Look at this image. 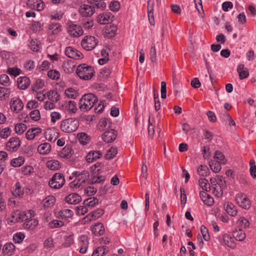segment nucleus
Returning <instances> with one entry per match:
<instances>
[{
  "mask_svg": "<svg viewBox=\"0 0 256 256\" xmlns=\"http://www.w3.org/2000/svg\"><path fill=\"white\" fill-rule=\"evenodd\" d=\"M12 194L15 196L22 197L24 194V191L22 189L20 184L18 182L15 184V190L12 192Z\"/></svg>",
  "mask_w": 256,
  "mask_h": 256,
  "instance_id": "obj_36",
  "label": "nucleus"
},
{
  "mask_svg": "<svg viewBox=\"0 0 256 256\" xmlns=\"http://www.w3.org/2000/svg\"><path fill=\"white\" fill-rule=\"evenodd\" d=\"M60 216L62 218H70L73 216V212L69 209H64L60 212Z\"/></svg>",
  "mask_w": 256,
  "mask_h": 256,
  "instance_id": "obj_54",
  "label": "nucleus"
},
{
  "mask_svg": "<svg viewBox=\"0 0 256 256\" xmlns=\"http://www.w3.org/2000/svg\"><path fill=\"white\" fill-rule=\"evenodd\" d=\"M27 217L26 212L18 210L12 213L11 222L14 223L22 222L25 221Z\"/></svg>",
  "mask_w": 256,
  "mask_h": 256,
  "instance_id": "obj_10",
  "label": "nucleus"
},
{
  "mask_svg": "<svg viewBox=\"0 0 256 256\" xmlns=\"http://www.w3.org/2000/svg\"><path fill=\"white\" fill-rule=\"evenodd\" d=\"M26 124L20 123L16 124L14 130L17 134H22L26 130Z\"/></svg>",
  "mask_w": 256,
  "mask_h": 256,
  "instance_id": "obj_51",
  "label": "nucleus"
},
{
  "mask_svg": "<svg viewBox=\"0 0 256 256\" xmlns=\"http://www.w3.org/2000/svg\"><path fill=\"white\" fill-rule=\"evenodd\" d=\"M98 101V98L96 95L92 93L84 94L79 101V108L83 111H88Z\"/></svg>",
  "mask_w": 256,
  "mask_h": 256,
  "instance_id": "obj_1",
  "label": "nucleus"
},
{
  "mask_svg": "<svg viewBox=\"0 0 256 256\" xmlns=\"http://www.w3.org/2000/svg\"><path fill=\"white\" fill-rule=\"evenodd\" d=\"M72 150L68 146H64L62 150L59 152L58 155L62 158H70L72 155Z\"/></svg>",
  "mask_w": 256,
  "mask_h": 256,
  "instance_id": "obj_32",
  "label": "nucleus"
},
{
  "mask_svg": "<svg viewBox=\"0 0 256 256\" xmlns=\"http://www.w3.org/2000/svg\"><path fill=\"white\" fill-rule=\"evenodd\" d=\"M38 224V221L34 218L28 219V216L26 218L24 228L27 230H33Z\"/></svg>",
  "mask_w": 256,
  "mask_h": 256,
  "instance_id": "obj_24",
  "label": "nucleus"
},
{
  "mask_svg": "<svg viewBox=\"0 0 256 256\" xmlns=\"http://www.w3.org/2000/svg\"><path fill=\"white\" fill-rule=\"evenodd\" d=\"M48 99L52 102H58L60 100V96L56 90H51L47 94Z\"/></svg>",
  "mask_w": 256,
  "mask_h": 256,
  "instance_id": "obj_38",
  "label": "nucleus"
},
{
  "mask_svg": "<svg viewBox=\"0 0 256 256\" xmlns=\"http://www.w3.org/2000/svg\"><path fill=\"white\" fill-rule=\"evenodd\" d=\"M92 233L96 236H100L104 234V228L103 224L100 222H97L91 226Z\"/></svg>",
  "mask_w": 256,
  "mask_h": 256,
  "instance_id": "obj_21",
  "label": "nucleus"
},
{
  "mask_svg": "<svg viewBox=\"0 0 256 256\" xmlns=\"http://www.w3.org/2000/svg\"><path fill=\"white\" fill-rule=\"evenodd\" d=\"M200 186L202 189L206 192L209 191L210 189V184L208 183V180L206 178H201L198 180Z\"/></svg>",
  "mask_w": 256,
  "mask_h": 256,
  "instance_id": "obj_44",
  "label": "nucleus"
},
{
  "mask_svg": "<svg viewBox=\"0 0 256 256\" xmlns=\"http://www.w3.org/2000/svg\"><path fill=\"white\" fill-rule=\"evenodd\" d=\"M30 116L31 118L35 121H38L40 119V112L38 110H35L30 112Z\"/></svg>",
  "mask_w": 256,
  "mask_h": 256,
  "instance_id": "obj_59",
  "label": "nucleus"
},
{
  "mask_svg": "<svg viewBox=\"0 0 256 256\" xmlns=\"http://www.w3.org/2000/svg\"><path fill=\"white\" fill-rule=\"evenodd\" d=\"M109 8L112 11L117 12L120 8V4L116 1H112L110 2Z\"/></svg>",
  "mask_w": 256,
  "mask_h": 256,
  "instance_id": "obj_63",
  "label": "nucleus"
},
{
  "mask_svg": "<svg viewBox=\"0 0 256 256\" xmlns=\"http://www.w3.org/2000/svg\"><path fill=\"white\" fill-rule=\"evenodd\" d=\"M113 17L110 12H104L98 16L97 21L100 24H106L112 21Z\"/></svg>",
  "mask_w": 256,
  "mask_h": 256,
  "instance_id": "obj_18",
  "label": "nucleus"
},
{
  "mask_svg": "<svg viewBox=\"0 0 256 256\" xmlns=\"http://www.w3.org/2000/svg\"><path fill=\"white\" fill-rule=\"evenodd\" d=\"M237 71L238 72L240 80L246 78L249 75L248 70L247 68H244V65L242 64H240L238 66Z\"/></svg>",
  "mask_w": 256,
  "mask_h": 256,
  "instance_id": "obj_30",
  "label": "nucleus"
},
{
  "mask_svg": "<svg viewBox=\"0 0 256 256\" xmlns=\"http://www.w3.org/2000/svg\"><path fill=\"white\" fill-rule=\"evenodd\" d=\"M220 164V162L211 160L209 162V166L214 172L217 173L222 168Z\"/></svg>",
  "mask_w": 256,
  "mask_h": 256,
  "instance_id": "obj_35",
  "label": "nucleus"
},
{
  "mask_svg": "<svg viewBox=\"0 0 256 256\" xmlns=\"http://www.w3.org/2000/svg\"><path fill=\"white\" fill-rule=\"evenodd\" d=\"M198 173L200 176H206L209 174L210 171L208 167L206 166L201 165L198 168Z\"/></svg>",
  "mask_w": 256,
  "mask_h": 256,
  "instance_id": "obj_42",
  "label": "nucleus"
},
{
  "mask_svg": "<svg viewBox=\"0 0 256 256\" xmlns=\"http://www.w3.org/2000/svg\"><path fill=\"white\" fill-rule=\"evenodd\" d=\"M108 250L106 246H100L95 250L92 254V256H102Z\"/></svg>",
  "mask_w": 256,
  "mask_h": 256,
  "instance_id": "obj_45",
  "label": "nucleus"
},
{
  "mask_svg": "<svg viewBox=\"0 0 256 256\" xmlns=\"http://www.w3.org/2000/svg\"><path fill=\"white\" fill-rule=\"evenodd\" d=\"M98 204V200L96 197L87 198L84 202V205L91 208L95 206Z\"/></svg>",
  "mask_w": 256,
  "mask_h": 256,
  "instance_id": "obj_37",
  "label": "nucleus"
},
{
  "mask_svg": "<svg viewBox=\"0 0 256 256\" xmlns=\"http://www.w3.org/2000/svg\"><path fill=\"white\" fill-rule=\"evenodd\" d=\"M116 31V26L114 24H110V26H108L106 27L105 33L108 34H110V36H114Z\"/></svg>",
  "mask_w": 256,
  "mask_h": 256,
  "instance_id": "obj_50",
  "label": "nucleus"
},
{
  "mask_svg": "<svg viewBox=\"0 0 256 256\" xmlns=\"http://www.w3.org/2000/svg\"><path fill=\"white\" fill-rule=\"evenodd\" d=\"M94 7L86 4L81 5L78 9V12L83 17H90L94 14Z\"/></svg>",
  "mask_w": 256,
  "mask_h": 256,
  "instance_id": "obj_8",
  "label": "nucleus"
},
{
  "mask_svg": "<svg viewBox=\"0 0 256 256\" xmlns=\"http://www.w3.org/2000/svg\"><path fill=\"white\" fill-rule=\"evenodd\" d=\"M66 95L70 98H76L78 96L76 92L72 88H68L65 91Z\"/></svg>",
  "mask_w": 256,
  "mask_h": 256,
  "instance_id": "obj_52",
  "label": "nucleus"
},
{
  "mask_svg": "<svg viewBox=\"0 0 256 256\" xmlns=\"http://www.w3.org/2000/svg\"><path fill=\"white\" fill-rule=\"evenodd\" d=\"M25 237L24 234L21 232H17L14 236L13 239L16 243H20L24 239Z\"/></svg>",
  "mask_w": 256,
  "mask_h": 256,
  "instance_id": "obj_58",
  "label": "nucleus"
},
{
  "mask_svg": "<svg viewBox=\"0 0 256 256\" xmlns=\"http://www.w3.org/2000/svg\"><path fill=\"white\" fill-rule=\"evenodd\" d=\"M78 138L80 142L85 145L90 142V138L85 132H80L78 134Z\"/></svg>",
  "mask_w": 256,
  "mask_h": 256,
  "instance_id": "obj_34",
  "label": "nucleus"
},
{
  "mask_svg": "<svg viewBox=\"0 0 256 256\" xmlns=\"http://www.w3.org/2000/svg\"><path fill=\"white\" fill-rule=\"evenodd\" d=\"M27 5L30 8L38 11L42 10L44 8V4L41 0H28Z\"/></svg>",
  "mask_w": 256,
  "mask_h": 256,
  "instance_id": "obj_14",
  "label": "nucleus"
},
{
  "mask_svg": "<svg viewBox=\"0 0 256 256\" xmlns=\"http://www.w3.org/2000/svg\"><path fill=\"white\" fill-rule=\"evenodd\" d=\"M117 154V150L116 148H111L104 156V158L106 160H110L113 158Z\"/></svg>",
  "mask_w": 256,
  "mask_h": 256,
  "instance_id": "obj_47",
  "label": "nucleus"
},
{
  "mask_svg": "<svg viewBox=\"0 0 256 256\" xmlns=\"http://www.w3.org/2000/svg\"><path fill=\"white\" fill-rule=\"evenodd\" d=\"M104 214V210L102 208H98L95 211L90 213L84 219L87 221L91 222L100 218Z\"/></svg>",
  "mask_w": 256,
  "mask_h": 256,
  "instance_id": "obj_15",
  "label": "nucleus"
},
{
  "mask_svg": "<svg viewBox=\"0 0 256 256\" xmlns=\"http://www.w3.org/2000/svg\"><path fill=\"white\" fill-rule=\"evenodd\" d=\"M200 196L202 202L208 206H212L214 203L213 198L204 191L200 192Z\"/></svg>",
  "mask_w": 256,
  "mask_h": 256,
  "instance_id": "obj_22",
  "label": "nucleus"
},
{
  "mask_svg": "<svg viewBox=\"0 0 256 256\" xmlns=\"http://www.w3.org/2000/svg\"><path fill=\"white\" fill-rule=\"evenodd\" d=\"M64 182L65 180L64 176L60 173H56L51 178L48 184L52 188L58 189L63 186Z\"/></svg>",
  "mask_w": 256,
  "mask_h": 256,
  "instance_id": "obj_5",
  "label": "nucleus"
},
{
  "mask_svg": "<svg viewBox=\"0 0 256 256\" xmlns=\"http://www.w3.org/2000/svg\"><path fill=\"white\" fill-rule=\"evenodd\" d=\"M200 231L204 239L206 241H208L210 239V236L208 234V228L205 226H202L200 227Z\"/></svg>",
  "mask_w": 256,
  "mask_h": 256,
  "instance_id": "obj_56",
  "label": "nucleus"
},
{
  "mask_svg": "<svg viewBox=\"0 0 256 256\" xmlns=\"http://www.w3.org/2000/svg\"><path fill=\"white\" fill-rule=\"evenodd\" d=\"M48 76L52 80H58L60 78V74L56 70H52L48 72Z\"/></svg>",
  "mask_w": 256,
  "mask_h": 256,
  "instance_id": "obj_53",
  "label": "nucleus"
},
{
  "mask_svg": "<svg viewBox=\"0 0 256 256\" xmlns=\"http://www.w3.org/2000/svg\"><path fill=\"white\" fill-rule=\"evenodd\" d=\"M51 150V146L48 142H44L40 144L38 148V151L42 154H46Z\"/></svg>",
  "mask_w": 256,
  "mask_h": 256,
  "instance_id": "obj_31",
  "label": "nucleus"
},
{
  "mask_svg": "<svg viewBox=\"0 0 256 256\" xmlns=\"http://www.w3.org/2000/svg\"><path fill=\"white\" fill-rule=\"evenodd\" d=\"M98 42V40L92 36H86L82 41V47L86 50L94 49Z\"/></svg>",
  "mask_w": 256,
  "mask_h": 256,
  "instance_id": "obj_6",
  "label": "nucleus"
},
{
  "mask_svg": "<svg viewBox=\"0 0 256 256\" xmlns=\"http://www.w3.org/2000/svg\"><path fill=\"white\" fill-rule=\"evenodd\" d=\"M80 252L84 254L87 250L88 246V238L86 236H82L80 238Z\"/></svg>",
  "mask_w": 256,
  "mask_h": 256,
  "instance_id": "obj_20",
  "label": "nucleus"
},
{
  "mask_svg": "<svg viewBox=\"0 0 256 256\" xmlns=\"http://www.w3.org/2000/svg\"><path fill=\"white\" fill-rule=\"evenodd\" d=\"M222 239L224 244L232 248H234L236 246V244L234 240L228 235L224 234L222 236Z\"/></svg>",
  "mask_w": 256,
  "mask_h": 256,
  "instance_id": "obj_33",
  "label": "nucleus"
},
{
  "mask_svg": "<svg viewBox=\"0 0 256 256\" xmlns=\"http://www.w3.org/2000/svg\"><path fill=\"white\" fill-rule=\"evenodd\" d=\"M10 106L12 108H14V111L18 112L22 109L24 104L20 99L14 100L12 98L10 102Z\"/></svg>",
  "mask_w": 256,
  "mask_h": 256,
  "instance_id": "obj_27",
  "label": "nucleus"
},
{
  "mask_svg": "<svg viewBox=\"0 0 256 256\" xmlns=\"http://www.w3.org/2000/svg\"><path fill=\"white\" fill-rule=\"evenodd\" d=\"M7 72L11 75L16 76L20 74V70L15 67L9 68Z\"/></svg>",
  "mask_w": 256,
  "mask_h": 256,
  "instance_id": "obj_62",
  "label": "nucleus"
},
{
  "mask_svg": "<svg viewBox=\"0 0 256 256\" xmlns=\"http://www.w3.org/2000/svg\"><path fill=\"white\" fill-rule=\"evenodd\" d=\"M55 202V198L52 196H49L44 200V208H50L52 206Z\"/></svg>",
  "mask_w": 256,
  "mask_h": 256,
  "instance_id": "obj_43",
  "label": "nucleus"
},
{
  "mask_svg": "<svg viewBox=\"0 0 256 256\" xmlns=\"http://www.w3.org/2000/svg\"><path fill=\"white\" fill-rule=\"evenodd\" d=\"M44 81L41 79H38L32 85V89L33 91H36V90L42 88L44 86Z\"/></svg>",
  "mask_w": 256,
  "mask_h": 256,
  "instance_id": "obj_48",
  "label": "nucleus"
},
{
  "mask_svg": "<svg viewBox=\"0 0 256 256\" xmlns=\"http://www.w3.org/2000/svg\"><path fill=\"white\" fill-rule=\"evenodd\" d=\"M30 80L28 77L20 76L18 78V88L20 90H26L30 86Z\"/></svg>",
  "mask_w": 256,
  "mask_h": 256,
  "instance_id": "obj_16",
  "label": "nucleus"
},
{
  "mask_svg": "<svg viewBox=\"0 0 256 256\" xmlns=\"http://www.w3.org/2000/svg\"><path fill=\"white\" fill-rule=\"evenodd\" d=\"M117 132L114 129L106 130L102 134V138L106 143L112 142L116 138Z\"/></svg>",
  "mask_w": 256,
  "mask_h": 256,
  "instance_id": "obj_13",
  "label": "nucleus"
},
{
  "mask_svg": "<svg viewBox=\"0 0 256 256\" xmlns=\"http://www.w3.org/2000/svg\"><path fill=\"white\" fill-rule=\"evenodd\" d=\"M213 189V193L215 196L220 198L222 196L223 190L226 187L225 182H223L222 180H220L218 182L212 185Z\"/></svg>",
  "mask_w": 256,
  "mask_h": 256,
  "instance_id": "obj_7",
  "label": "nucleus"
},
{
  "mask_svg": "<svg viewBox=\"0 0 256 256\" xmlns=\"http://www.w3.org/2000/svg\"><path fill=\"white\" fill-rule=\"evenodd\" d=\"M64 224V222L58 220H53L50 222L49 226L52 228H60Z\"/></svg>",
  "mask_w": 256,
  "mask_h": 256,
  "instance_id": "obj_60",
  "label": "nucleus"
},
{
  "mask_svg": "<svg viewBox=\"0 0 256 256\" xmlns=\"http://www.w3.org/2000/svg\"><path fill=\"white\" fill-rule=\"evenodd\" d=\"M224 208L229 215L232 216H234L236 215L238 212L236 208L232 202H228L226 206V204H224Z\"/></svg>",
  "mask_w": 256,
  "mask_h": 256,
  "instance_id": "obj_28",
  "label": "nucleus"
},
{
  "mask_svg": "<svg viewBox=\"0 0 256 256\" xmlns=\"http://www.w3.org/2000/svg\"><path fill=\"white\" fill-rule=\"evenodd\" d=\"M15 250V246L12 243H7L5 244L2 248V253L4 255L11 256Z\"/></svg>",
  "mask_w": 256,
  "mask_h": 256,
  "instance_id": "obj_25",
  "label": "nucleus"
},
{
  "mask_svg": "<svg viewBox=\"0 0 256 256\" xmlns=\"http://www.w3.org/2000/svg\"><path fill=\"white\" fill-rule=\"evenodd\" d=\"M250 172L253 178H256V166L254 160H252L250 161Z\"/></svg>",
  "mask_w": 256,
  "mask_h": 256,
  "instance_id": "obj_57",
  "label": "nucleus"
},
{
  "mask_svg": "<svg viewBox=\"0 0 256 256\" xmlns=\"http://www.w3.org/2000/svg\"><path fill=\"white\" fill-rule=\"evenodd\" d=\"M65 54L68 58L75 60H79L82 58V54L72 46L66 48Z\"/></svg>",
  "mask_w": 256,
  "mask_h": 256,
  "instance_id": "obj_11",
  "label": "nucleus"
},
{
  "mask_svg": "<svg viewBox=\"0 0 256 256\" xmlns=\"http://www.w3.org/2000/svg\"><path fill=\"white\" fill-rule=\"evenodd\" d=\"M79 122L76 118H69L63 120L60 124V128L64 132L70 133L75 132L78 128Z\"/></svg>",
  "mask_w": 256,
  "mask_h": 256,
  "instance_id": "obj_3",
  "label": "nucleus"
},
{
  "mask_svg": "<svg viewBox=\"0 0 256 256\" xmlns=\"http://www.w3.org/2000/svg\"><path fill=\"white\" fill-rule=\"evenodd\" d=\"M90 177V174L88 171L83 170L80 173H78L76 178L70 183V187L72 188H78L82 184L88 180Z\"/></svg>",
  "mask_w": 256,
  "mask_h": 256,
  "instance_id": "obj_4",
  "label": "nucleus"
},
{
  "mask_svg": "<svg viewBox=\"0 0 256 256\" xmlns=\"http://www.w3.org/2000/svg\"><path fill=\"white\" fill-rule=\"evenodd\" d=\"M65 200L69 204H76L82 200V198L76 193H72L66 197Z\"/></svg>",
  "mask_w": 256,
  "mask_h": 256,
  "instance_id": "obj_17",
  "label": "nucleus"
},
{
  "mask_svg": "<svg viewBox=\"0 0 256 256\" xmlns=\"http://www.w3.org/2000/svg\"><path fill=\"white\" fill-rule=\"evenodd\" d=\"M22 172L24 176H30L34 172V168L30 166L22 168Z\"/></svg>",
  "mask_w": 256,
  "mask_h": 256,
  "instance_id": "obj_61",
  "label": "nucleus"
},
{
  "mask_svg": "<svg viewBox=\"0 0 256 256\" xmlns=\"http://www.w3.org/2000/svg\"><path fill=\"white\" fill-rule=\"evenodd\" d=\"M76 74L81 78L84 80L90 79L94 74V68L86 64L78 65L76 68Z\"/></svg>",
  "mask_w": 256,
  "mask_h": 256,
  "instance_id": "obj_2",
  "label": "nucleus"
},
{
  "mask_svg": "<svg viewBox=\"0 0 256 256\" xmlns=\"http://www.w3.org/2000/svg\"><path fill=\"white\" fill-rule=\"evenodd\" d=\"M61 30V25L60 24L52 23L49 25L48 33L50 34L56 35Z\"/></svg>",
  "mask_w": 256,
  "mask_h": 256,
  "instance_id": "obj_26",
  "label": "nucleus"
},
{
  "mask_svg": "<svg viewBox=\"0 0 256 256\" xmlns=\"http://www.w3.org/2000/svg\"><path fill=\"white\" fill-rule=\"evenodd\" d=\"M42 132L40 128H34L28 130L26 133V137L28 140H33L35 136Z\"/></svg>",
  "mask_w": 256,
  "mask_h": 256,
  "instance_id": "obj_23",
  "label": "nucleus"
},
{
  "mask_svg": "<svg viewBox=\"0 0 256 256\" xmlns=\"http://www.w3.org/2000/svg\"><path fill=\"white\" fill-rule=\"evenodd\" d=\"M236 200L240 206L244 209H248L250 207V201L244 194H236Z\"/></svg>",
  "mask_w": 256,
  "mask_h": 256,
  "instance_id": "obj_9",
  "label": "nucleus"
},
{
  "mask_svg": "<svg viewBox=\"0 0 256 256\" xmlns=\"http://www.w3.org/2000/svg\"><path fill=\"white\" fill-rule=\"evenodd\" d=\"M20 145V142L18 138L14 137L9 140L6 143V146L8 150L11 152L16 151Z\"/></svg>",
  "mask_w": 256,
  "mask_h": 256,
  "instance_id": "obj_12",
  "label": "nucleus"
},
{
  "mask_svg": "<svg viewBox=\"0 0 256 256\" xmlns=\"http://www.w3.org/2000/svg\"><path fill=\"white\" fill-rule=\"evenodd\" d=\"M214 158L217 159L222 164H226V160H225L224 155L220 152L216 150L215 152Z\"/></svg>",
  "mask_w": 256,
  "mask_h": 256,
  "instance_id": "obj_55",
  "label": "nucleus"
},
{
  "mask_svg": "<svg viewBox=\"0 0 256 256\" xmlns=\"http://www.w3.org/2000/svg\"><path fill=\"white\" fill-rule=\"evenodd\" d=\"M24 159L22 156H19L18 158H14L11 161V165L14 167H18L21 166L24 162Z\"/></svg>",
  "mask_w": 256,
  "mask_h": 256,
  "instance_id": "obj_46",
  "label": "nucleus"
},
{
  "mask_svg": "<svg viewBox=\"0 0 256 256\" xmlns=\"http://www.w3.org/2000/svg\"><path fill=\"white\" fill-rule=\"evenodd\" d=\"M44 247L45 248H52L54 247V244L53 243V238H46L44 243Z\"/></svg>",
  "mask_w": 256,
  "mask_h": 256,
  "instance_id": "obj_64",
  "label": "nucleus"
},
{
  "mask_svg": "<svg viewBox=\"0 0 256 256\" xmlns=\"http://www.w3.org/2000/svg\"><path fill=\"white\" fill-rule=\"evenodd\" d=\"M46 166L52 170H58L60 166V162L57 160H49L46 162Z\"/></svg>",
  "mask_w": 256,
  "mask_h": 256,
  "instance_id": "obj_40",
  "label": "nucleus"
},
{
  "mask_svg": "<svg viewBox=\"0 0 256 256\" xmlns=\"http://www.w3.org/2000/svg\"><path fill=\"white\" fill-rule=\"evenodd\" d=\"M10 92V88L0 86V99L4 100L8 98Z\"/></svg>",
  "mask_w": 256,
  "mask_h": 256,
  "instance_id": "obj_41",
  "label": "nucleus"
},
{
  "mask_svg": "<svg viewBox=\"0 0 256 256\" xmlns=\"http://www.w3.org/2000/svg\"><path fill=\"white\" fill-rule=\"evenodd\" d=\"M74 62L70 60L64 62L62 64L64 70L68 74L72 73L74 71Z\"/></svg>",
  "mask_w": 256,
  "mask_h": 256,
  "instance_id": "obj_29",
  "label": "nucleus"
},
{
  "mask_svg": "<svg viewBox=\"0 0 256 256\" xmlns=\"http://www.w3.org/2000/svg\"><path fill=\"white\" fill-rule=\"evenodd\" d=\"M0 84L5 86H8L10 84L8 76L5 74L0 75Z\"/></svg>",
  "mask_w": 256,
  "mask_h": 256,
  "instance_id": "obj_49",
  "label": "nucleus"
},
{
  "mask_svg": "<svg viewBox=\"0 0 256 256\" xmlns=\"http://www.w3.org/2000/svg\"><path fill=\"white\" fill-rule=\"evenodd\" d=\"M232 236L236 240L238 241H242L246 238L245 233L240 229L238 230H236L234 231Z\"/></svg>",
  "mask_w": 256,
  "mask_h": 256,
  "instance_id": "obj_39",
  "label": "nucleus"
},
{
  "mask_svg": "<svg viewBox=\"0 0 256 256\" xmlns=\"http://www.w3.org/2000/svg\"><path fill=\"white\" fill-rule=\"evenodd\" d=\"M68 31L70 34L74 37L80 36L84 32L81 26L74 24L70 26V30Z\"/></svg>",
  "mask_w": 256,
  "mask_h": 256,
  "instance_id": "obj_19",
  "label": "nucleus"
}]
</instances>
